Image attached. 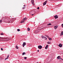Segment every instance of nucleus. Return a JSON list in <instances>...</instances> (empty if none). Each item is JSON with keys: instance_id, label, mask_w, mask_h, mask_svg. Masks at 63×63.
Instances as JSON below:
<instances>
[{"instance_id": "f257e3e1", "label": "nucleus", "mask_w": 63, "mask_h": 63, "mask_svg": "<svg viewBox=\"0 0 63 63\" xmlns=\"http://www.w3.org/2000/svg\"><path fill=\"white\" fill-rule=\"evenodd\" d=\"M26 19H27V18H26L25 17L22 20L21 22V23H23Z\"/></svg>"}, {"instance_id": "f03ea898", "label": "nucleus", "mask_w": 63, "mask_h": 63, "mask_svg": "<svg viewBox=\"0 0 63 63\" xmlns=\"http://www.w3.org/2000/svg\"><path fill=\"white\" fill-rule=\"evenodd\" d=\"M9 38H2V37H0V40H7V39H8Z\"/></svg>"}, {"instance_id": "7ed1b4c3", "label": "nucleus", "mask_w": 63, "mask_h": 63, "mask_svg": "<svg viewBox=\"0 0 63 63\" xmlns=\"http://www.w3.org/2000/svg\"><path fill=\"white\" fill-rule=\"evenodd\" d=\"M8 23H10L11 21H10V20L9 18L6 19Z\"/></svg>"}, {"instance_id": "20e7f679", "label": "nucleus", "mask_w": 63, "mask_h": 63, "mask_svg": "<svg viewBox=\"0 0 63 63\" xmlns=\"http://www.w3.org/2000/svg\"><path fill=\"white\" fill-rule=\"evenodd\" d=\"M15 19L12 18L10 20V21L11 23H13L14 22V21Z\"/></svg>"}, {"instance_id": "39448f33", "label": "nucleus", "mask_w": 63, "mask_h": 63, "mask_svg": "<svg viewBox=\"0 0 63 63\" xmlns=\"http://www.w3.org/2000/svg\"><path fill=\"white\" fill-rule=\"evenodd\" d=\"M47 0H46L43 3V5L44 6L46 4H47Z\"/></svg>"}, {"instance_id": "423d86ee", "label": "nucleus", "mask_w": 63, "mask_h": 63, "mask_svg": "<svg viewBox=\"0 0 63 63\" xmlns=\"http://www.w3.org/2000/svg\"><path fill=\"white\" fill-rule=\"evenodd\" d=\"M34 0H32L31 2H32V5H34Z\"/></svg>"}, {"instance_id": "0eeeda50", "label": "nucleus", "mask_w": 63, "mask_h": 63, "mask_svg": "<svg viewBox=\"0 0 63 63\" xmlns=\"http://www.w3.org/2000/svg\"><path fill=\"white\" fill-rule=\"evenodd\" d=\"M38 48L39 49H41L42 48V46H38Z\"/></svg>"}, {"instance_id": "6e6552de", "label": "nucleus", "mask_w": 63, "mask_h": 63, "mask_svg": "<svg viewBox=\"0 0 63 63\" xmlns=\"http://www.w3.org/2000/svg\"><path fill=\"white\" fill-rule=\"evenodd\" d=\"M26 45V43L25 42H23V44L22 45L23 47H24V46H25Z\"/></svg>"}, {"instance_id": "1a4fd4ad", "label": "nucleus", "mask_w": 63, "mask_h": 63, "mask_svg": "<svg viewBox=\"0 0 63 63\" xmlns=\"http://www.w3.org/2000/svg\"><path fill=\"white\" fill-rule=\"evenodd\" d=\"M59 46L60 47H62V45L61 44H60L59 45Z\"/></svg>"}, {"instance_id": "9d476101", "label": "nucleus", "mask_w": 63, "mask_h": 63, "mask_svg": "<svg viewBox=\"0 0 63 63\" xmlns=\"http://www.w3.org/2000/svg\"><path fill=\"white\" fill-rule=\"evenodd\" d=\"M54 17L55 18V19H56V18H58V16L56 15L54 16Z\"/></svg>"}, {"instance_id": "9b49d317", "label": "nucleus", "mask_w": 63, "mask_h": 63, "mask_svg": "<svg viewBox=\"0 0 63 63\" xmlns=\"http://www.w3.org/2000/svg\"><path fill=\"white\" fill-rule=\"evenodd\" d=\"M42 29H38L37 30V33H39V32H40V30H42Z\"/></svg>"}, {"instance_id": "f8f14e48", "label": "nucleus", "mask_w": 63, "mask_h": 63, "mask_svg": "<svg viewBox=\"0 0 63 63\" xmlns=\"http://www.w3.org/2000/svg\"><path fill=\"white\" fill-rule=\"evenodd\" d=\"M57 58L58 59H61V57L60 56H59L57 57Z\"/></svg>"}, {"instance_id": "ddd939ff", "label": "nucleus", "mask_w": 63, "mask_h": 63, "mask_svg": "<svg viewBox=\"0 0 63 63\" xmlns=\"http://www.w3.org/2000/svg\"><path fill=\"white\" fill-rule=\"evenodd\" d=\"M48 47V45H47L45 47V49H47Z\"/></svg>"}, {"instance_id": "4468645a", "label": "nucleus", "mask_w": 63, "mask_h": 63, "mask_svg": "<svg viewBox=\"0 0 63 63\" xmlns=\"http://www.w3.org/2000/svg\"><path fill=\"white\" fill-rule=\"evenodd\" d=\"M9 56L8 55L7 56V57L6 59H5V60H7V59H8V58H9Z\"/></svg>"}, {"instance_id": "2eb2a0df", "label": "nucleus", "mask_w": 63, "mask_h": 63, "mask_svg": "<svg viewBox=\"0 0 63 63\" xmlns=\"http://www.w3.org/2000/svg\"><path fill=\"white\" fill-rule=\"evenodd\" d=\"M33 13V11H31L30 12V15H31V14H32V13Z\"/></svg>"}, {"instance_id": "dca6fc26", "label": "nucleus", "mask_w": 63, "mask_h": 63, "mask_svg": "<svg viewBox=\"0 0 63 63\" xmlns=\"http://www.w3.org/2000/svg\"><path fill=\"white\" fill-rule=\"evenodd\" d=\"M38 32V30H36L35 31L34 33L37 34V33H38V32Z\"/></svg>"}, {"instance_id": "f3484780", "label": "nucleus", "mask_w": 63, "mask_h": 63, "mask_svg": "<svg viewBox=\"0 0 63 63\" xmlns=\"http://www.w3.org/2000/svg\"><path fill=\"white\" fill-rule=\"evenodd\" d=\"M58 27V26H57L54 27V28L55 29H56Z\"/></svg>"}, {"instance_id": "a211bd4d", "label": "nucleus", "mask_w": 63, "mask_h": 63, "mask_svg": "<svg viewBox=\"0 0 63 63\" xmlns=\"http://www.w3.org/2000/svg\"><path fill=\"white\" fill-rule=\"evenodd\" d=\"M27 30L28 31H29L30 30V28H28L27 29Z\"/></svg>"}, {"instance_id": "6ab92c4d", "label": "nucleus", "mask_w": 63, "mask_h": 63, "mask_svg": "<svg viewBox=\"0 0 63 63\" xmlns=\"http://www.w3.org/2000/svg\"><path fill=\"white\" fill-rule=\"evenodd\" d=\"M63 35V31H62L61 32V34L60 35L61 36V35Z\"/></svg>"}, {"instance_id": "aec40b11", "label": "nucleus", "mask_w": 63, "mask_h": 63, "mask_svg": "<svg viewBox=\"0 0 63 63\" xmlns=\"http://www.w3.org/2000/svg\"><path fill=\"white\" fill-rule=\"evenodd\" d=\"M48 38L49 40L50 41H51V40H52L51 38Z\"/></svg>"}, {"instance_id": "412c9836", "label": "nucleus", "mask_w": 63, "mask_h": 63, "mask_svg": "<svg viewBox=\"0 0 63 63\" xmlns=\"http://www.w3.org/2000/svg\"><path fill=\"white\" fill-rule=\"evenodd\" d=\"M16 48L17 49H18V47L17 46H16Z\"/></svg>"}, {"instance_id": "4be33fe9", "label": "nucleus", "mask_w": 63, "mask_h": 63, "mask_svg": "<svg viewBox=\"0 0 63 63\" xmlns=\"http://www.w3.org/2000/svg\"><path fill=\"white\" fill-rule=\"evenodd\" d=\"M25 54H26V53H25V52H23L22 53V55H24Z\"/></svg>"}, {"instance_id": "5701e85b", "label": "nucleus", "mask_w": 63, "mask_h": 63, "mask_svg": "<svg viewBox=\"0 0 63 63\" xmlns=\"http://www.w3.org/2000/svg\"><path fill=\"white\" fill-rule=\"evenodd\" d=\"M51 25V23H49L47 25Z\"/></svg>"}, {"instance_id": "b1692460", "label": "nucleus", "mask_w": 63, "mask_h": 63, "mask_svg": "<svg viewBox=\"0 0 63 63\" xmlns=\"http://www.w3.org/2000/svg\"><path fill=\"white\" fill-rule=\"evenodd\" d=\"M44 39H45L46 40H47V38H46V37H44Z\"/></svg>"}, {"instance_id": "393cba45", "label": "nucleus", "mask_w": 63, "mask_h": 63, "mask_svg": "<svg viewBox=\"0 0 63 63\" xmlns=\"http://www.w3.org/2000/svg\"><path fill=\"white\" fill-rule=\"evenodd\" d=\"M47 44H51V42H47Z\"/></svg>"}, {"instance_id": "a878e982", "label": "nucleus", "mask_w": 63, "mask_h": 63, "mask_svg": "<svg viewBox=\"0 0 63 63\" xmlns=\"http://www.w3.org/2000/svg\"><path fill=\"white\" fill-rule=\"evenodd\" d=\"M17 31H18V32L20 31V30L19 29H17Z\"/></svg>"}, {"instance_id": "bb28decb", "label": "nucleus", "mask_w": 63, "mask_h": 63, "mask_svg": "<svg viewBox=\"0 0 63 63\" xmlns=\"http://www.w3.org/2000/svg\"><path fill=\"white\" fill-rule=\"evenodd\" d=\"M0 35H3L4 34H3V33H1L0 34Z\"/></svg>"}, {"instance_id": "cd10ccee", "label": "nucleus", "mask_w": 63, "mask_h": 63, "mask_svg": "<svg viewBox=\"0 0 63 63\" xmlns=\"http://www.w3.org/2000/svg\"><path fill=\"white\" fill-rule=\"evenodd\" d=\"M42 38H43V39H44V37H44V36H42Z\"/></svg>"}, {"instance_id": "c85d7f7f", "label": "nucleus", "mask_w": 63, "mask_h": 63, "mask_svg": "<svg viewBox=\"0 0 63 63\" xmlns=\"http://www.w3.org/2000/svg\"><path fill=\"white\" fill-rule=\"evenodd\" d=\"M25 7H23L22 8V9H25Z\"/></svg>"}, {"instance_id": "c756f323", "label": "nucleus", "mask_w": 63, "mask_h": 63, "mask_svg": "<svg viewBox=\"0 0 63 63\" xmlns=\"http://www.w3.org/2000/svg\"><path fill=\"white\" fill-rule=\"evenodd\" d=\"M24 58L25 59H27V57H25Z\"/></svg>"}, {"instance_id": "7c9ffc66", "label": "nucleus", "mask_w": 63, "mask_h": 63, "mask_svg": "<svg viewBox=\"0 0 63 63\" xmlns=\"http://www.w3.org/2000/svg\"><path fill=\"white\" fill-rule=\"evenodd\" d=\"M46 37H47V38H48L49 37L48 36H47V35H46Z\"/></svg>"}, {"instance_id": "2f4dec72", "label": "nucleus", "mask_w": 63, "mask_h": 63, "mask_svg": "<svg viewBox=\"0 0 63 63\" xmlns=\"http://www.w3.org/2000/svg\"><path fill=\"white\" fill-rule=\"evenodd\" d=\"M1 50H3V48H1Z\"/></svg>"}, {"instance_id": "473e14b6", "label": "nucleus", "mask_w": 63, "mask_h": 63, "mask_svg": "<svg viewBox=\"0 0 63 63\" xmlns=\"http://www.w3.org/2000/svg\"><path fill=\"white\" fill-rule=\"evenodd\" d=\"M2 59V58L1 57H0V60H1Z\"/></svg>"}, {"instance_id": "72a5a7b5", "label": "nucleus", "mask_w": 63, "mask_h": 63, "mask_svg": "<svg viewBox=\"0 0 63 63\" xmlns=\"http://www.w3.org/2000/svg\"><path fill=\"white\" fill-rule=\"evenodd\" d=\"M4 18H3L2 20H4Z\"/></svg>"}, {"instance_id": "f704fd0d", "label": "nucleus", "mask_w": 63, "mask_h": 63, "mask_svg": "<svg viewBox=\"0 0 63 63\" xmlns=\"http://www.w3.org/2000/svg\"><path fill=\"white\" fill-rule=\"evenodd\" d=\"M40 9V8L39 7H38L37 8V9Z\"/></svg>"}, {"instance_id": "c9c22d12", "label": "nucleus", "mask_w": 63, "mask_h": 63, "mask_svg": "<svg viewBox=\"0 0 63 63\" xmlns=\"http://www.w3.org/2000/svg\"><path fill=\"white\" fill-rule=\"evenodd\" d=\"M0 22H2V20H0Z\"/></svg>"}, {"instance_id": "e433bc0d", "label": "nucleus", "mask_w": 63, "mask_h": 63, "mask_svg": "<svg viewBox=\"0 0 63 63\" xmlns=\"http://www.w3.org/2000/svg\"><path fill=\"white\" fill-rule=\"evenodd\" d=\"M26 6L25 5H24V7H25Z\"/></svg>"}, {"instance_id": "4c0bfd02", "label": "nucleus", "mask_w": 63, "mask_h": 63, "mask_svg": "<svg viewBox=\"0 0 63 63\" xmlns=\"http://www.w3.org/2000/svg\"><path fill=\"white\" fill-rule=\"evenodd\" d=\"M37 51H38V52H39V50H37Z\"/></svg>"}, {"instance_id": "58836bf2", "label": "nucleus", "mask_w": 63, "mask_h": 63, "mask_svg": "<svg viewBox=\"0 0 63 63\" xmlns=\"http://www.w3.org/2000/svg\"><path fill=\"white\" fill-rule=\"evenodd\" d=\"M62 59V60H63V59Z\"/></svg>"}, {"instance_id": "ea45409f", "label": "nucleus", "mask_w": 63, "mask_h": 63, "mask_svg": "<svg viewBox=\"0 0 63 63\" xmlns=\"http://www.w3.org/2000/svg\"><path fill=\"white\" fill-rule=\"evenodd\" d=\"M62 25L63 26V24H62Z\"/></svg>"}, {"instance_id": "a19ab883", "label": "nucleus", "mask_w": 63, "mask_h": 63, "mask_svg": "<svg viewBox=\"0 0 63 63\" xmlns=\"http://www.w3.org/2000/svg\"><path fill=\"white\" fill-rule=\"evenodd\" d=\"M32 16H33V14H32Z\"/></svg>"}, {"instance_id": "79ce46f5", "label": "nucleus", "mask_w": 63, "mask_h": 63, "mask_svg": "<svg viewBox=\"0 0 63 63\" xmlns=\"http://www.w3.org/2000/svg\"><path fill=\"white\" fill-rule=\"evenodd\" d=\"M42 29H43V28H42Z\"/></svg>"}]
</instances>
